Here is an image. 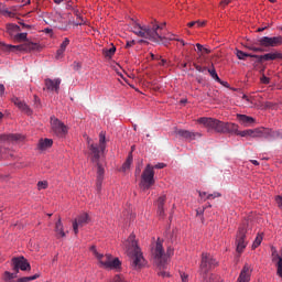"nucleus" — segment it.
<instances>
[{
  "label": "nucleus",
  "instance_id": "1",
  "mask_svg": "<svg viewBox=\"0 0 282 282\" xmlns=\"http://www.w3.org/2000/svg\"><path fill=\"white\" fill-rule=\"evenodd\" d=\"M166 23L158 24L151 23L149 26H142V24L138 22L132 23V32L137 36L141 39H147L148 41H152V43H162V41L166 37L162 36L160 30H164Z\"/></svg>",
  "mask_w": 282,
  "mask_h": 282
},
{
  "label": "nucleus",
  "instance_id": "2",
  "mask_svg": "<svg viewBox=\"0 0 282 282\" xmlns=\"http://www.w3.org/2000/svg\"><path fill=\"white\" fill-rule=\"evenodd\" d=\"M107 138L105 137V132L99 133V147L97 144L91 143L88 149L93 155V162L97 164V181H96V188L98 193L102 191V181L105 180V167L100 165V151L101 153L105 152V149H107L106 145Z\"/></svg>",
  "mask_w": 282,
  "mask_h": 282
},
{
  "label": "nucleus",
  "instance_id": "3",
  "mask_svg": "<svg viewBox=\"0 0 282 282\" xmlns=\"http://www.w3.org/2000/svg\"><path fill=\"white\" fill-rule=\"evenodd\" d=\"M127 254L131 259V265L133 270H141L147 265V260H144V256H142V251L138 246V241H135V235H130L128 238V247Z\"/></svg>",
  "mask_w": 282,
  "mask_h": 282
},
{
  "label": "nucleus",
  "instance_id": "4",
  "mask_svg": "<svg viewBox=\"0 0 282 282\" xmlns=\"http://www.w3.org/2000/svg\"><path fill=\"white\" fill-rule=\"evenodd\" d=\"M217 260H215V258H213L210 253L202 254L199 274L203 279V282H221V280H219V276L208 273L210 272V270H213V268H217Z\"/></svg>",
  "mask_w": 282,
  "mask_h": 282
},
{
  "label": "nucleus",
  "instance_id": "5",
  "mask_svg": "<svg viewBox=\"0 0 282 282\" xmlns=\"http://www.w3.org/2000/svg\"><path fill=\"white\" fill-rule=\"evenodd\" d=\"M90 251L96 257V259L99 261L101 268H105L106 270H118V268H120V265H121L120 259H118V258L113 259V257H111V254L98 253L96 246H91Z\"/></svg>",
  "mask_w": 282,
  "mask_h": 282
},
{
  "label": "nucleus",
  "instance_id": "6",
  "mask_svg": "<svg viewBox=\"0 0 282 282\" xmlns=\"http://www.w3.org/2000/svg\"><path fill=\"white\" fill-rule=\"evenodd\" d=\"M153 254L154 263L158 265V268H160V270H164L166 268V263H169V257H173V249L169 247L165 253L164 247H162V242L158 240Z\"/></svg>",
  "mask_w": 282,
  "mask_h": 282
},
{
  "label": "nucleus",
  "instance_id": "7",
  "mask_svg": "<svg viewBox=\"0 0 282 282\" xmlns=\"http://www.w3.org/2000/svg\"><path fill=\"white\" fill-rule=\"evenodd\" d=\"M251 229H250V225H248V223H243L237 232L236 236V250L237 252L241 253L243 252V250H246V247L248 246V240L247 237L248 235H250Z\"/></svg>",
  "mask_w": 282,
  "mask_h": 282
},
{
  "label": "nucleus",
  "instance_id": "8",
  "mask_svg": "<svg viewBox=\"0 0 282 282\" xmlns=\"http://www.w3.org/2000/svg\"><path fill=\"white\" fill-rule=\"evenodd\" d=\"M155 172L153 171V165L148 164L141 175L140 186L142 191H149L153 184H155Z\"/></svg>",
  "mask_w": 282,
  "mask_h": 282
},
{
  "label": "nucleus",
  "instance_id": "9",
  "mask_svg": "<svg viewBox=\"0 0 282 282\" xmlns=\"http://www.w3.org/2000/svg\"><path fill=\"white\" fill-rule=\"evenodd\" d=\"M199 124L204 126L208 131H216V133H224V121L215 118L202 117L197 120Z\"/></svg>",
  "mask_w": 282,
  "mask_h": 282
},
{
  "label": "nucleus",
  "instance_id": "10",
  "mask_svg": "<svg viewBox=\"0 0 282 282\" xmlns=\"http://www.w3.org/2000/svg\"><path fill=\"white\" fill-rule=\"evenodd\" d=\"M51 129L57 138H64L67 135V126L56 117H51Z\"/></svg>",
  "mask_w": 282,
  "mask_h": 282
},
{
  "label": "nucleus",
  "instance_id": "11",
  "mask_svg": "<svg viewBox=\"0 0 282 282\" xmlns=\"http://www.w3.org/2000/svg\"><path fill=\"white\" fill-rule=\"evenodd\" d=\"M11 263L13 265V272L17 273H19L20 270H22V272L32 270V267L30 265V262H28V259H25V257L12 258Z\"/></svg>",
  "mask_w": 282,
  "mask_h": 282
},
{
  "label": "nucleus",
  "instance_id": "12",
  "mask_svg": "<svg viewBox=\"0 0 282 282\" xmlns=\"http://www.w3.org/2000/svg\"><path fill=\"white\" fill-rule=\"evenodd\" d=\"M258 44L261 47H279V45H282V36H263L258 40Z\"/></svg>",
  "mask_w": 282,
  "mask_h": 282
},
{
  "label": "nucleus",
  "instance_id": "13",
  "mask_svg": "<svg viewBox=\"0 0 282 282\" xmlns=\"http://www.w3.org/2000/svg\"><path fill=\"white\" fill-rule=\"evenodd\" d=\"M250 138H263L264 140H270V138H274V131L263 127L250 129Z\"/></svg>",
  "mask_w": 282,
  "mask_h": 282
},
{
  "label": "nucleus",
  "instance_id": "14",
  "mask_svg": "<svg viewBox=\"0 0 282 282\" xmlns=\"http://www.w3.org/2000/svg\"><path fill=\"white\" fill-rule=\"evenodd\" d=\"M89 221H91V218H89V214L87 213H84L77 216V218L73 220V230L75 235H78V228H83L84 226H87Z\"/></svg>",
  "mask_w": 282,
  "mask_h": 282
},
{
  "label": "nucleus",
  "instance_id": "15",
  "mask_svg": "<svg viewBox=\"0 0 282 282\" xmlns=\"http://www.w3.org/2000/svg\"><path fill=\"white\" fill-rule=\"evenodd\" d=\"M11 102H13V105H15V107H18V109H20V111H22V113H25L26 116H32V113H33L32 108H30V106H28V104H25V101L19 99V97L13 96L11 98Z\"/></svg>",
  "mask_w": 282,
  "mask_h": 282
},
{
  "label": "nucleus",
  "instance_id": "16",
  "mask_svg": "<svg viewBox=\"0 0 282 282\" xmlns=\"http://www.w3.org/2000/svg\"><path fill=\"white\" fill-rule=\"evenodd\" d=\"M174 133H176V135H180V138H184L185 140H196L197 138H202V133L199 132H191L188 130H182V129H176L174 131Z\"/></svg>",
  "mask_w": 282,
  "mask_h": 282
},
{
  "label": "nucleus",
  "instance_id": "17",
  "mask_svg": "<svg viewBox=\"0 0 282 282\" xmlns=\"http://www.w3.org/2000/svg\"><path fill=\"white\" fill-rule=\"evenodd\" d=\"M250 276H252V265L246 263L238 276L237 282H250Z\"/></svg>",
  "mask_w": 282,
  "mask_h": 282
},
{
  "label": "nucleus",
  "instance_id": "18",
  "mask_svg": "<svg viewBox=\"0 0 282 282\" xmlns=\"http://www.w3.org/2000/svg\"><path fill=\"white\" fill-rule=\"evenodd\" d=\"M61 78H55V79H51V78H46L45 79V88L47 89V91H55L56 94H58V90L61 89Z\"/></svg>",
  "mask_w": 282,
  "mask_h": 282
},
{
  "label": "nucleus",
  "instance_id": "19",
  "mask_svg": "<svg viewBox=\"0 0 282 282\" xmlns=\"http://www.w3.org/2000/svg\"><path fill=\"white\" fill-rule=\"evenodd\" d=\"M236 118L242 127H252L257 120L248 115L237 113Z\"/></svg>",
  "mask_w": 282,
  "mask_h": 282
},
{
  "label": "nucleus",
  "instance_id": "20",
  "mask_svg": "<svg viewBox=\"0 0 282 282\" xmlns=\"http://www.w3.org/2000/svg\"><path fill=\"white\" fill-rule=\"evenodd\" d=\"M258 63H263V61H276L278 58L282 59V53H267L264 55H256Z\"/></svg>",
  "mask_w": 282,
  "mask_h": 282
},
{
  "label": "nucleus",
  "instance_id": "21",
  "mask_svg": "<svg viewBox=\"0 0 282 282\" xmlns=\"http://www.w3.org/2000/svg\"><path fill=\"white\" fill-rule=\"evenodd\" d=\"M54 19L56 23L55 28H57L58 30H67V20L63 18V14L56 13Z\"/></svg>",
  "mask_w": 282,
  "mask_h": 282
},
{
  "label": "nucleus",
  "instance_id": "22",
  "mask_svg": "<svg viewBox=\"0 0 282 282\" xmlns=\"http://www.w3.org/2000/svg\"><path fill=\"white\" fill-rule=\"evenodd\" d=\"M238 131H239V126L237 123L224 122L223 133H235L237 135Z\"/></svg>",
  "mask_w": 282,
  "mask_h": 282
},
{
  "label": "nucleus",
  "instance_id": "23",
  "mask_svg": "<svg viewBox=\"0 0 282 282\" xmlns=\"http://www.w3.org/2000/svg\"><path fill=\"white\" fill-rule=\"evenodd\" d=\"M55 232L57 239H61V237H66L65 229L63 227V221L61 220V218H58V220L55 223Z\"/></svg>",
  "mask_w": 282,
  "mask_h": 282
},
{
  "label": "nucleus",
  "instance_id": "24",
  "mask_svg": "<svg viewBox=\"0 0 282 282\" xmlns=\"http://www.w3.org/2000/svg\"><path fill=\"white\" fill-rule=\"evenodd\" d=\"M67 45H69V37H65L62 42L59 48L56 52V58H63V54H65V51L67 50Z\"/></svg>",
  "mask_w": 282,
  "mask_h": 282
},
{
  "label": "nucleus",
  "instance_id": "25",
  "mask_svg": "<svg viewBox=\"0 0 282 282\" xmlns=\"http://www.w3.org/2000/svg\"><path fill=\"white\" fill-rule=\"evenodd\" d=\"M158 215L164 217V204H166V196H160L158 202Z\"/></svg>",
  "mask_w": 282,
  "mask_h": 282
},
{
  "label": "nucleus",
  "instance_id": "26",
  "mask_svg": "<svg viewBox=\"0 0 282 282\" xmlns=\"http://www.w3.org/2000/svg\"><path fill=\"white\" fill-rule=\"evenodd\" d=\"M54 144V141L52 139H42L39 142V149L41 151H45V149H50Z\"/></svg>",
  "mask_w": 282,
  "mask_h": 282
},
{
  "label": "nucleus",
  "instance_id": "27",
  "mask_svg": "<svg viewBox=\"0 0 282 282\" xmlns=\"http://www.w3.org/2000/svg\"><path fill=\"white\" fill-rule=\"evenodd\" d=\"M236 56L239 61H246L247 58H257V55L245 53L243 51L237 50Z\"/></svg>",
  "mask_w": 282,
  "mask_h": 282
},
{
  "label": "nucleus",
  "instance_id": "28",
  "mask_svg": "<svg viewBox=\"0 0 282 282\" xmlns=\"http://www.w3.org/2000/svg\"><path fill=\"white\" fill-rule=\"evenodd\" d=\"M7 32L10 36H14L17 32H21V28L17 24H7Z\"/></svg>",
  "mask_w": 282,
  "mask_h": 282
},
{
  "label": "nucleus",
  "instance_id": "29",
  "mask_svg": "<svg viewBox=\"0 0 282 282\" xmlns=\"http://www.w3.org/2000/svg\"><path fill=\"white\" fill-rule=\"evenodd\" d=\"M24 50H26V52L36 51V50H39V44H37V43L30 42V41H26V42H25Z\"/></svg>",
  "mask_w": 282,
  "mask_h": 282
},
{
  "label": "nucleus",
  "instance_id": "30",
  "mask_svg": "<svg viewBox=\"0 0 282 282\" xmlns=\"http://www.w3.org/2000/svg\"><path fill=\"white\" fill-rule=\"evenodd\" d=\"M102 54L106 58H111L116 54V46L112 45L110 48H104Z\"/></svg>",
  "mask_w": 282,
  "mask_h": 282
},
{
  "label": "nucleus",
  "instance_id": "31",
  "mask_svg": "<svg viewBox=\"0 0 282 282\" xmlns=\"http://www.w3.org/2000/svg\"><path fill=\"white\" fill-rule=\"evenodd\" d=\"M208 74L216 80V83H221V78H219V75H217V70H215V67L207 69Z\"/></svg>",
  "mask_w": 282,
  "mask_h": 282
},
{
  "label": "nucleus",
  "instance_id": "32",
  "mask_svg": "<svg viewBox=\"0 0 282 282\" xmlns=\"http://www.w3.org/2000/svg\"><path fill=\"white\" fill-rule=\"evenodd\" d=\"M131 164H133V155L129 154L127 161L122 165L123 171H128V169H131Z\"/></svg>",
  "mask_w": 282,
  "mask_h": 282
},
{
  "label": "nucleus",
  "instance_id": "33",
  "mask_svg": "<svg viewBox=\"0 0 282 282\" xmlns=\"http://www.w3.org/2000/svg\"><path fill=\"white\" fill-rule=\"evenodd\" d=\"M39 276H41L39 273L31 275V276H24V278H20L18 279V282H30V281H36V279H39Z\"/></svg>",
  "mask_w": 282,
  "mask_h": 282
},
{
  "label": "nucleus",
  "instance_id": "34",
  "mask_svg": "<svg viewBox=\"0 0 282 282\" xmlns=\"http://www.w3.org/2000/svg\"><path fill=\"white\" fill-rule=\"evenodd\" d=\"M261 241H263V236L258 235L252 243V250H257V247L261 246Z\"/></svg>",
  "mask_w": 282,
  "mask_h": 282
},
{
  "label": "nucleus",
  "instance_id": "35",
  "mask_svg": "<svg viewBox=\"0 0 282 282\" xmlns=\"http://www.w3.org/2000/svg\"><path fill=\"white\" fill-rule=\"evenodd\" d=\"M17 271L14 273H10V271L4 272V281H12V279H17Z\"/></svg>",
  "mask_w": 282,
  "mask_h": 282
},
{
  "label": "nucleus",
  "instance_id": "36",
  "mask_svg": "<svg viewBox=\"0 0 282 282\" xmlns=\"http://www.w3.org/2000/svg\"><path fill=\"white\" fill-rule=\"evenodd\" d=\"M19 46H14V45H6L3 43L0 42V50H7L9 52H12V50H18Z\"/></svg>",
  "mask_w": 282,
  "mask_h": 282
},
{
  "label": "nucleus",
  "instance_id": "37",
  "mask_svg": "<svg viewBox=\"0 0 282 282\" xmlns=\"http://www.w3.org/2000/svg\"><path fill=\"white\" fill-rule=\"evenodd\" d=\"M236 135H240L241 138H250V129L248 130H243V131H239L236 133Z\"/></svg>",
  "mask_w": 282,
  "mask_h": 282
},
{
  "label": "nucleus",
  "instance_id": "38",
  "mask_svg": "<svg viewBox=\"0 0 282 282\" xmlns=\"http://www.w3.org/2000/svg\"><path fill=\"white\" fill-rule=\"evenodd\" d=\"M17 41H25L28 39V33H18L15 34Z\"/></svg>",
  "mask_w": 282,
  "mask_h": 282
},
{
  "label": "nucleus",
  "instance_id": "39",
  "mask_svg": "<svg viewBox=\"0 0 282 282\" xmlns=\"http://www.w3.org/2000/svg\"><path fill=\"white\" fill-rule=\"evenodd\" d=\"M37 188H39V191H43V189L47 188V182L46 181H40L37 183Z\"/></svg>",
  "mask_w": 282,
  "mask_h": 282
},
{
  "label": "nucleus",
  "instance_id": "40",
  "mask_svg": "<svg viewBox=\"0 0 282 282\" xmlns=\"http://www.w3.org/2000/svg\"><path fill=\"white\" fill-rule=\"evenodd\" d=\"M216 197H221V193L215 192L213 194H208L206 199H216Z\"/></svg>",
  "mask_w": 282,
  "mask_h": 282
},
{
  "label": "nucleus",
  "instance_id": "41",
  "mask_svg": "<svg viewBox=\"0 0 282 282\" xmlns=\"http://www.w3.org/2000/svg\"><path fill=\"white\" fill-rule=\"evenodd\" d=\"M260 83H262V85H270V78L265 77V75H262Z\"/></svg>",
  "mask_w": 282,
  "mask_h": 282
},
{
  "label": "nucleus",
  "instance_id": "42",
  "mask_svg": "<svg viewBox=\"0 0 282 282\" xmlns=\"http://www.w3.org/2000/svg\"><path fill=\"white\" fill-rule=\"evenodd\" d=\"M275 202L278 204V208L282 210V196H276Z\"/></svg>",
  "mask_w": 282,
  "mask_h": 282
},
{
  "label": "nucleus",
  "instance_id": "43",
  "mask_svg": "<svg viewBox=\"0 0 282 282\" xmlns=\"http://www.w3.org/2000/svg\"><path fill=\"white\" fill-rule=\"evenodd\" d=\"M198 195H199L200 199H203V202H206V199H208V198H206V197H208V194L206 192H198Z\"/></svg>",
  "mask_w": 282,
  "mask_h": 282
},
{
  "label": "nucleus",
  "instance_id": "44",
  "mask_svg": "<svg viewBox=\"0 0 282 282\" xmlns=\"http://www.w3.org/2000/svg\"><path fill=\"white\" fill-rule=\"evenodd\" d=\"M195 69H196V72H200V74H204V72H206L208 68L202 67V66H199V65H196V66H195Z\"/></svg>",
  "mask_w": 282,
  "mask_h": 282
},
{
  "label": "nucleus",
  "instance_id": "45",
  "mask_svg": "<svg viewBox=\"0 0 282 282\" xmlns=\"http://www.w3.org/2000/svg\"><path fill=\"white\" fill-rule=\"evenodd\" d=\"M6 95V86L0 84V96L3 97Z\"/></svg>",
  "mask_w": 282,
  "mask_h": 282
},
{
  "label": "nucleus",
  "instance_id": "46",
  "mask_svg": "<svg viewBox=\"0 0 282 282\" xmlns=\"http://www.w3.org/2000/svg\"><path fill=\"white\" fill-rule=\"evenodd\" d=\"M181 279H182V282H188V274L181 273Z\"/></svg>",
  "mask_w": 282,
  "mask_h": 282
},
{
  "label": "nucleus",
  "instance_id": "47",
  "mask_svg": "<svg viewBox=\"0 0 282 282\" xmlns=\"http://www.w3.org/2000/svg\"><path fill=\"white\" fill-rule=\"evenodd\" d=\"M153 169H166V165L164 163H158L154 166H152Z\"/></svg>",
  "mask_w": 282,
  "mask_h": 282
},
{
  "label": "nucleus",
  "instance_id": "48",
  "mask_svg": "<svg viewBox=\"0 0 282 282\" xmlns=\"http://www.w3.org/2000/svg\"><path fill=\"white\" fill-rule=\"evenodd\" d=\"M133 45H135V40H132V41L127 42L126 47H127V48L133 47Z\"/></svg>",
  "mask_w": 282,
  "mask_h": 282
},
{
  "label": "nucleus",
  "instance_id": "49",
  "mask_svg": "<svg viewBox=\"0 0 282 282\" xmlns=\"http://www.w3.org/2000/svg\"><path fill=\"white\" fill-rule=\"evenodd\" d=\"M229 3H232V0H223L220 6H228Z\"/></svg>",
  "mask_w": 282,
  "mask_h": 282
},
{
  "label": "nucleus",
  "instance_id": "50",
  "mask_svg": "<svg viewBox=\"0 0 282 282\" xmlns=\"http://www.w3.org/2000/svg\"><path fill=\"white\" fill-rule=\"evenodd\" d=\"M11 140H21V135H19V134H12L11 135Z\"/></svg>",
  "mask_w": 282,
  "mask_h": 282
},
{
  "label": "nucleus",
  "instance_id": "51",
  "mask_svg": "<svg viewBox=\"0 0 282 282\" xmlns=\"http://www.w3.org/2000/svg\"><path fill=\"white\" fill-rule=\"evenodd\" d=\"M196 47L198 50V52H203L204 51V46L199 43L196 44Z\"/></svg>",
  "mask_w": 282,
  "mask_h": 282
},
{
  "label": "nucleus",
  "instance_id": "52",
  "mask_svg": "<svg viewBox=\"0 0 282 282\" xmlns=\"http://www.w3.org/2000/svg\"><path fill=\"white\" fill-rule=\"evenodd\" d=\"M195 25H197V22H196V21H193V22L187 23V26H188V28H195Z\"/></svg>",
  "mask_w": 282,
  "mask_h": 282
},
{
  "label": "nucleus",
  "instance_id": "53",
  "mask_svg": "<svg viewBox=\"0 0 282 282\" xmlns=\"http://www.w3.org/2000/svg\"><path fill=\"white\" fill-rule=\"evenodd\" d=\"M197 28H204L205 22L196 21Z\"/></svg>",
  "mask_w": 282,
  "mask_h": 282
},
{
  "label": "nucleus",
  "instance_id": "54",
  "mask_svg": "<svg viewBox=\"0 0 282 282\" xmlns=\"http://www.w3.org/2000/svg\"><path fill=\"white\" fill-rule=\"evenodd\" d=\"M159 275L160 276H169V273H166V271H161V272H159Z\"/></svg>",
  "mask_w": 282,
  "mask_h": 282
},
{
  "label": "nucleus",
  "instance_id": "55",
  "mask_svg": "<svg viewBox=\"0 0 282 282\" xmlns=\"http://www.w3.org/2000/svg\"><path fill=\"white\" fill-rule=\"evenodd\" d=\"M250 162H251V164H253L254 166H259V161H257V160H251Z\"/></svg>",
  "mask_w": 282,
  "mask_h": 282
},
{
  "label": "nucleus",
  "instance_id": "56",
  "mask_svg": "<svg viewBox=\"0 0 282 282\" xmlns=\"http://www.w3.org/2000/svg\"><path fill=\"white\" fill-rule=\"evenodd\" d=\"M264 30H268V26L259 28V29H257V32H263Z\"/></svg>",
  "mask_w": 282,
  "mask_h": 282
},
{
  "label": "nucleus",
  "instance_id": "57",
  "mask_svg": "<svg viewBox=\"0 0 282 282\" xmlns=\"http://www.w3.org/2000/svg\"><path fill=\"white\" fill-rule=\"evenodd\" d=\"M45 34H52V29L47 28L44 30Z\"/></svg>",
  "mask_w": 282,
  "mask_h": 282
},
{
  "label": "nucleus",
  "instance_id": "58",
  "mask_svg": "<svg viewBox=\"0 0 282 282\" xmlns=\"http://www.w3.org/2000/svg\"><path fill=\"white\" fill-rule=\"evenodd\" d=\"M204 54H210V50L203 47Z\"/></svg>",
  "mask_w": 282,
  "mask_h": 282
},
{
  "label": "nucleus",
  "instance_id": "59",
  "mask_svg": "<svg viewBox=\"0 0 282 282\" xmlns=\"http://www.w3.org/2000/svg\"><path fill=\"white\" fill-rule=\"evenodd\" d=\"M6 13L8 14V17H14V13H12L10 11H6Z\"/></svg>",
  "mask_w": 282,
  "mask_h": 282
},
{
  "label": "nucleus",
  "instance_id": "60",
  "mask_svg": "<svg viewBox=\"0 0 282 282\" xmlns=\"http://www.w3.org/2000/svg\"><path fill=\"white\" fill-rule=\"evenodd\" d=\"M21 25H22L23 28L30 29V24L21 23Z\"/></svg>",
  "mask_w": 282,
  "mask_h": 282
},
{
  "label": "nucleus",
  "instance_id": "61",
  "mask_svg": "<svg viewBox=\"0 0 282 282\" xmlns=\"http://www.w3.org/2000/svg\"><path fill=\"white\" fill-rule=\"evenodd\" d=\"M178 41L180 43H182V45H186V42H184V40H176Z\"/></svg>",
  "mask_w": 282,
  "mask_h": 282
},
{
  "label": "nucleus",
  "instance_id": "62",
  "mask_svg": "<svg viewBox=\"0 0 282 282\" xmlns=\"http://www.w3.org/2000/svg\"><path fill=\"white\" fill-rule=\"evenodd\" d=\"M253 52H261V48L253 47Z\"/></svg>",
  "mask_w": 282,
  "mask_h": 282
},
{
  "label": "nucleus",
  "instance_id": "63",
  "mask_svg": "<svg viewBox=\"0 0 282 282\" xmlns=\"http://www.w3.org/2000/svg\"><path fill=\"white\" fill-rule=\"evenodd\" d=\"M0 120H3V112H0Z\"/></svg>",
  "mask_w": 282,
  "mask_h": 282
},
{
  "label": "nucleus",
  "instance_id": "64",
  "mask_svg": "<svg viewBox=\"0 0 282 282\" xmlns=\"http://www.w3.org/2000/svg\"><path fill=\"white\" fill-rule=\"evenodd\" d=\"M186 65H187V64H186V63H184V64H182V67H186Z\"/></svg>",
  "mask_w": 282,
  "mask_h": 282
}]
</instances>
